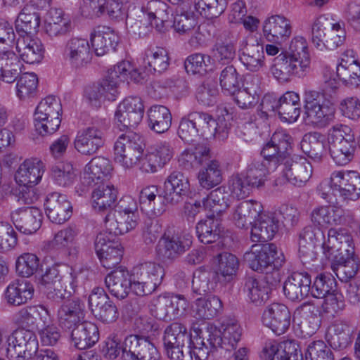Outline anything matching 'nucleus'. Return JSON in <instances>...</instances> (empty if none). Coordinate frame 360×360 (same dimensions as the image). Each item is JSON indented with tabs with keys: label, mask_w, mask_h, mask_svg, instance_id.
Masks as SVG:
<instances>
[{
	"label": "nucleus",
	"mask_w": 360,
	"mask_h": 360,
	"mask_svg": "<svg viewBox=\"0 0 360 360\" xmlns=\"http://www.w3.org/2000/svg\"><path fill=\"white\" fill-rule=\"evenodd\" d=\"M222 330L215 327L208 328L193 339L189 350L195 356V360H207L212 356L219 360L230 357L231 352L241 337V328L235 321L222 324Z\"/></svg>",
	"instance_id": "obj_1"
},
{
	"label": "nucleus",
	"mask_w": 360,
	"mask_h": 360,
	"mask_svg": "<svg viewBox=\"0 0 360 360\" xmlns=\"http://www.w3.org/2000/svg\"><path fill=\"white\" fill-rule=\"evenodd\" d=\"M323 254L332 261L331 269L342 281H348L358 273L359 257L354 255L352 236L345 229L328 231L327 241L322 244Z\"/></svg>",
	"instance_id": "obj_2"
},
{
	"label": "nucleus",
	"mask_w": 360,
	"mask_h": 360,
	"mask_svg": "<svg viewBox=\"0 0 360 360\" xmlns=\"http://www.w3.org/2000/svg\"><path fill=\"white\" fill-rule=\"evenodd\" d=\"M168 5L160 0H150L141 6H134L127 18L129 32L139 37L148 34L153 25L162 32L170 17Z\"/></svg>",
	"instance_id": "obj_3"
},
{
	"label": "nucleus",
	"mask_w": 360,
	"mask_h": 360,
	"mask_svg": "<svg viewBox=\"0 0 360 360\" xmlns=\"http://www.w3.org/2000/svg\"><path fill=\"white\" fill-rule=\"evenodd\" d=\"M335 116L333 103L319 91L305 89L304 92V120L308 124L323 128L331 123Z\"/></svg>",
	"instance_id": "obj_4"
},
{
	"label": "nucleus",
	"mask_w": 360,
	"mask_h": 360,
	"mask_svg": "<svg viewBox=\"0 0 360 360\" xmlns=\"http://www.w3.org/2000/svg\"><path fill=\"white\" fill-rule=\"evenodd\" d=\"M193 120H195L200 136L206 139H214L224 141L229 136L231 126L232 115L225 108L217 110L214 117L205 112H191Z\"/></svg>",
	"instance_id": "obj_5"
},
{
	"label": "nucleus",
	"mask_w": 360,
	"mask_h": 360,
	"mask_svg": "<svg viewBox=\"0 0 360 360\" xmlns=\"http://www.w3.org/2000/svg\"><path fill=\"white\" fill-rule=\"evenodd\" d=\"M311 70L310 56H294L280 53L270 67V72L281 83H286L292 77L303 78Z\"/></svg>",
	"instance_id": "obj_6"
},
{
	"label": "nucleus",
	"mask_w": 360,
	"mask_h": 360,
	"mask_svg": "<svg viewBox=\"0 0 360 360\" xmlns=\"http://www.w3.org/2000/svg\"><path fill=\"white\" fill-rule=\"evenodd\" d=\"M144 146L139 134L131 131L122 134L114 144V160L125 169L131 168L137 164L141 168Z\"/></svg>",
	"instance_id": "obj_7"
},
{
	"label": "nucleus",
	"mask_w": 360,
	"mask_h": 360,
	"mask_svg": "<svg viewBox=\"0 0 360 360\" xmlns=\"http://www.w3.org/2000/svg\"><path fill=\"white\" fill-rule=\"evenodd\" d=\"M186 327L182 323L174 322L167 326L165 330L163 342L167 354L172 360H185L186 354L191 359L195 356L189 350L191 349L193 339Z\"/></svg>",
	"instance_id": "obj_8"
},
{
	"label": "nucleus",
	"mask_w": 360,
	"mask_h": 360,
	"mask_svg": "<svg viewBox=\"0 0 360 360\" xmlns=\"http://www.w3.org/2000/svg\"><path fill=\"white\" fill-rule=\"evenodd\" d=\"M164 275V268L158 263L145 262L137 264L131 273L132 292L138 296L150 295L160 285Z\"/></svg>",
	"instance_id": "obj_9"
},
{
	"label": "nucleus",
	"mask_w": 360,
	"mask_h": 360,
	"mask_svg": "<svg viewBox=\"0 0 360 360\" xmlns=\"http://www.w3.org/2000/svg\"><path fill=\"white\" fill-rule=\"evenodd\" d=\"M79 274L80 273L72 270L68 276L61 275L58 266L56 265L47 268L41 279L47 298L59 302L65 298L68 293L70 295L71 292L67 289L65 283H69L70 288L75 290Z\"/></svg>",
	"instance_id": "obj_10"
},
{
	"label": "nucleus",
	"mask_w": 360,
	"mask_h": 360,
	"mask_svg": "<svg viewBox=\"0 0 360 360\" xmlns=\"http://www.w3.org/2000/svg\"><path fill=\"white\" fill-rule=\"evenodd\" d=\"M110 127L107 119H95L91 125L77 132L74 141L75 149L81 154L91 155L105 143V133Z\"/></svg>",
	"instance_id": "obj_11"
},
{
	"label": "nucleus",
	"mask_w": 360,
	"mask_h": 360,
	"mask_svg": "<svg viewBox=\"0 0 360 360\" xmlns=\"http://www.w3.org/2000/svg\"><path fill=\"white\" fill-rule=\"evenodd\" d=\"M243 257L251 269L259 272L269 266L279 269L285 262L283 252L274 243L253 245Z\"/></svg>",
	"instance_id": "obj_12"
},
{
	"label": "nucleus",
	"mask_w": 360,
	"mask_h": 360,
	"mask_svg": "<svg viewBox=\"0 0 360 360\" xmlns=\"http://www.w3.org/2000/svg\"><path fill=\"white\" fill-rule=\"evenodd\" d=\"M38 347L37 336L30 329L18 328L7 339L6 356L10 360H30Z\"/></svg>",
	"instance_id": "obj_13"
},
{
	"label": "nucleus",
	"mask_w": 360,
	"mask_h": 360,
	"mask_svg": "<svg viewBox=\"0 0 360 360\" xmlns=\"http://www.w3.org/2000/svg\"><path fill=\"white\" fill-rule=\"evenodd\" d=\"M290 139L286 131L278 130L263 147L261 152L263 157L262 160L269 166L270 169L276 170L288 158L287 150L290 146Z\"/></svg>",
	"instance_id": "obj_14"
},
{
	"label": "nucleus",
	"mask_w": 360,
	"mask_h": 360,
	"mask_svg": "<svg viewBox=\"0 0 360 360\" xmlns=\"http://www.w3.org/2000/svg\"><path fill=\"white\" fill-rule=\"evenodd\" d=\"M281 176L276 179L274 185L282 186L288 182L296 186H302L309 181L312 174V166L305 158L293 160L290 157L281 165Z\"/></svg>",
	"instance_id": "obj_15"
},
{
	"label": "nucleus",
	"mask_w": 360,
	"mask_h": 360,
	"mask_svg": "<svg viewBox=\"0 0 360 360\" xmlns=\"http://www.w3.org/2000/svg\"><path fill=\"white\" fill-rule=\"evenodd\" d=\"M144 115V105L141 98L129 96L120 103L115 112V122L123 131L135 127L141 122Z\"/></svg>",
	"instance_id": "obj_16"
},
{
	"label": "nucleus",
	"mask_w": 360,
	"mask_h": 360,
	"mask_svg": "<svg viewBox=\"0 0 360 360\" xmlns=\"http://www.w3.org/2000/svg\"><path fill=\"white\" fill-rule=\"evenodd\" d=\"M122 360H160V354L147 339L130 335L123 341Z\"/></svg>",
	"instance_id": "obj_17"
},
{
	"label": "nucleus",
	"mask_w": 360,
	"mask_h": 360,
	"mask_svg": "<svg viewBox=\"0 0 360 360\" xmlns=\"http://www.w3.org/2000/svg\"><path fill=\"white\" fill-rule=\"evenodd\" d=\"M88 302L91 313L98 321L104 323H111L117 319V308L103 288H94L89 296Z\"/></svg>",
	"instance_id": "obj_18"
},
{
	"label": "nucleus",
	"mask_w": 360,
	"mask_h": 360,
	"mask_svg": "<svg viewBox=\"0 0 360 360\" xmlns=\"http://www.w3.org/2000/svg\"><path fill=\"white\" fill-rule=\"evenodd\" d=\"M63 57L72 68L82 69L91 63L93 51L87 39L72 37L65 45Z\"/></svg>",
	"instance_id": "obj_19"
},
{
	"label": "nucleus",
	"mask_w": 360,
	"mask_h": 360,
	"mask_svg": "<svg viewBox=\"0 0 360 360\" xmlns=\"http://www.w3.org/2000/svg\"><path fill=\"white\" fill-rule=\"evenodd\" d=\"M332 183L340 196L345 200H356L360 197V174L354 170H335Z\"/></svg>",
	"instance_id": "obj_20"
},
{
	"label": "nucleus",
	"mask_w": 360,
	"mask_h": 360,
	"mask_svg": "<svg viewBox=\"0 0 360 360\" xmlns=\"http://www.w3.org/2000/svg\"><path fill=\"white\" fill-rule=\"evenodd\" d=\"M62 114V105L60 100L53 96H46L42 99L38 104L34 117L37 120V126L39 129L44 131V127L47 128L43 122L48 118H51L50 131H56L60 125Z\"/></svg>",
	"instance_id": "obj_21"
},
{
	"label": "nucleus",
	"mask_w": 360,
	"mask_h": 360,
	"mask_svg": "<svg viewBox=\"0 0 360 360\" xmlns=\"http://www.w3.org/2000/svg\"><path fill=\"white\" fill-rule=\"evenodd\" d=\"M190 191L188 179L179 171H174L166 178L163 185V200L168 204L181 202Z\"/></svg>",
	"instance_id": "obj_22"
},
{
	"label": "nucleus",
	"mask_w": 360,
	"mask_h": 360,
	"mask_svg": "<svg viewBox=\"0 0 360 360\" xmlns=\"http://www.w3.org/2000/svg\"><path fill=\"white\" fill-rule=\"evenodd\" d=\"M262 321L264 326L269 328L275 334L280 335L289 328L291 314L285 304L273 303L264 311Z\"/></svg>",
	"instance_id": "obj_23"
},
{
	"label": "nucleus",
	"mask_w": 360,
	"mask_h": 360,
	"mask_svg": "<svg viewBox=\"0 0 360 360\" xmlns=\"http://www.w3.org/2000/svg\"><path fill=\"white\" fill-rule=\"evenodd\" d=\"M156 316L160 319L170 321L184 314L188 307L186 298L179 295H161L153 300Z\"/></svg>",
	"instance_id": "obj_24"
},
{
	"label": "nucleus",
	"mask_w": 360,
	"mask_h": 360,
	"mask_svg": "<svg viewBox=\"0 0 360 360\" xmlns=\"http://www.w3.org/2000/svg\"><path fill=\"white\" fill-rule=\"evenodd\" d=\"M192 244V236L185 232L164 236L158 244V254L164 259L174 260L184 254Z\"/></svg>",
	"instance_id": "obj_25"
},
{
	"label": "nucleus",
	"mask_w": 360,
	"mask_h": 360,
	"mask_svg": "<svg viewBox=\"0 0 360 360\" xmlns=\"http://www.w3.org/2000/svg\"><path fill=\"white\" fill-rule=\"evenodd\" d=\"M44 207L47 217L57 224L65 222L72 214V207L68 197L57 192L46 196Z\"/></svg>",
	"instance_id": "obj_26"
},
{
	"label": "nucleus",
	"mask_w": 360,
	"mask_h": 360,
	"mask_svg": "<svg viewBox=\"0 0 360 360\" xmlns=\"http://www.w3.org/2000/svg\"><path fill=\"white\" fill-rule=\"evenodd\" d=\"M173 149L167 142H161L150 147L141 162V169L146 173H155L173 157Z\"/></svg>",
	"instance_id": "obj_27"
},
{
	"label": "nucleus",
	"mask_w": 360,
	"mask_h": 360,
	"mask_svg": "<svg viewBox=\"0 0 360 360\" xmlns=\"http://www.w3.org/2000/svg\"><path fill=\"white\" fill-rule=\"evenodd\" d=\"M118 86L115 80L106 76L101 82L86 86L84 96L91 105L100 107L105 101L116 99L119 94Z\"/></svg>",
	"instance_id": "obj_28"
},
{
	"label": "nucleus",
	"mask_w": 360,
	"mask_h": 360,
	"mask_svg": "<svg viewBox=\"0 0 360 360\" xmlns=\"http://www.w3.org/2000/svg\"><path fill=\"white\" fill-rule=\"evenodd\" d=\"M11 219L15 228L25 234L35 233L41 225L42 214L35 207H26L15 210Z\"/></svg>",
	"instance_id": "obj_29"
},
{
	"label": "nucleus",
	"mask_w": 360,
	"mask_h": 360,
	"mask_svg": "<svg viewBox=\"0 0 360 360\" xmlns=\"http://www.w3.org/2000/svg\"><path fill=\"white\" fill-rule=\"evenodd\" d=\"M311 284V276L307 272L295 271L284 282V295L291 301L302 300L309 294Z\"/></svg>",
	"instance_id": "obj_30"
},
{
	"label": "nucleus",
	"mask_w": 360,
	"mask_h": 360,
	"mask_svg": "<svg viewBox=\"0 0 360 360\" xmlns=\"http://www.w3.org/2000/svg\"><path fill=\"white\" fill-rule=\"evenodd\" d=\"M44 30L51 39L63 37L72 30L71 19L61 8H51L45 20Z\"/></svg>",
	"instance_id": "obj_31"
},
{
	"label": "nucleus",
	"mask_w": 360,
	"mask_h": 360,
	"mask_svg": "<svg viewBox=\"0 0 360 360\" xmlns=\"http://www.w3.org/2000/svg\"><path fill=\"white\" fill-rule=\"evenodd\" d=\"M278 230V220L272 214L262 212L252 224L250 239L252 242L262 243L271 240Z\"/></svg>",
	"instance_id": "obj_32"
},
{
	"label": "nucleus",
	"mask_w": 360,
	"mask_h": 360,
	"mask_svg": "<svg viewBox=\"0 0 360 360\" xmlns=\"http://www.w3.org/2000/svg\"><path fill=\"white\" fill-rule=\"evenodd\" d=\"M113 167L109 159L102 156L94 158L84 167L83 184L88 186L98 184L105 179H109L112 174Z\"/></svg>",
	"instance_id": "obj_33"
},
{
	"label": "nucleus",
	"mask_w": 360,
	"mask_h": 360,
	"mask_svg": "<svg viewBox=\"0 0 360 360\" xmlns=\"http://www.w3.org/2000/svg\"><path fill=\"white\" fill-rule=\"evenodd\" d=\"M263 207L257 201L250 200L237 203L231 214V220L239 229H248L262 212Z\"/></svg>",
	"instance_id": "obj_34"
},
{
	"label": "nucleus",
	"mask_w": 360,
	"mask_h": 360,
	"mask_svg": "<svg viewBox=\"0 0 360 360\" xmlns=\"http://www.w3.org/2000/svg\"><path fill=\"white\" fill-rule=\"evenodd\" d=\"M353 329L346 321L338 320L329 327L326 338L329 345L338 351H344L352 342Z\"/></svg>",
	"instance_id": "obj_35"
},
{
	"label": "nucleus",
	"mask_w": 360,
	"mask_h": 360,
	"mask_svg": "<svg viewBox=\"0 0 360 360\" xmlns=\"http://www.w3.org/2000/svg\"><path fill=\"white\" fill-rule=\"evenodd\" d=\"M45 166L38 158L25 160L21 163L15 174L18 185H37L42 178Z\"/></svg>",
	"instance_id": "obj_36"
},
{
	"label": "nucleus",
	"mask_w": 360,
	"mask_h": 360,
	"mask_svg": "<svg viewBox=\"0 0 360 360\" xmlns=\"http://www.w3.org/2000/svg\"><path fill=\"white\" fill-rule=\"evenodd\" d=\"M105 283L110 293L117 299L125 298L132 290L131 274L124 268H119L105 277Z\"/></svg>",
	"instance_id": "obj_37"
},
{
	"label": "nucleus",
	"mask_w": 360,
	"mask_h": 360,
	"mask_svg": "<svg viewBox=\"0 0 360 360\" xmlns=\"http://www.w3.org/2000/svg\"><path fill=\"white\" fill-rule=\"evenodd\" d=\"M57 316L62 328L72 329L80 323L84 318V305L78 299L68 300L60 307Z\"/></svg>",
	"instance_id": "obj_38"
},
{
	"label": "nucleus",
	"mask_w": 360,
	"mask_h": 360,
	"mask_svg": "<svg viewBox=\"0 0 360 360\" xmlns=\"http://www.w3.org/2000/svg\"><path fill=\"white\" fill-rule=\"evenodd\" d=\"M139 221V214L109 212L104 219L108 231L113 235H122L134 229Z\"/></svg>",
	"instance_id": "obj_39"
},
{
	"label": "nucleus",
	"mask_w": 360,
	"mask_h": 360,
	"mask_svg": "<svg viewBox=\"0 0 360 360\" xmlns=\"http://www.w3.org/2000/svg\"><path fill=\"white\" fill-rule=\"evenodd\" d=\"M15 49L20 59L30 64L39 63L44 56V47L38 39H32L30 35L19 36Z\"/></svg>",
	"instance_id": "obj_40"
},
{
	"label": "nucleus",
	"mask_w": 360,
	"mask_h": 360,
	"mask_svg": "<svg viewBox=\"0 0 360 360\" xmlns=\"http://www.w3.org/2000/svg\"><path fill=\"white\" fill-rule=\"evenodd\" d=\"M263 32L267 41L281 43L291 34L290 22L281 15L271 16L264 22Z\"/></svg>",
	"instance_id": "obj_41"
},
{
	"label": "nucleus",
	"mask_w": 360,
	"mask_h": 360,
	"mask_svg": "<svg viewBox=\"0 0 360 360\" xmlns=\"http://www.w3.org/2000/svg\"><path fill=\"white\" fill-rule=\"evenodd\" d=\"M117 34L109 27L98 26L91 34L92 49L97 56H104L110 48L115 49L118 43Z\"/></svg>",
	"instance_id": "obj_42"
},
{
	"label": "nucleus",
	"mask_w": 360,
	"mask_h": 360,
	"mask_svg": "<svg viewBox=\"0 0 360 360\" xmlns=\"http://www.w3.org/2000/svg\"><path fill=\"white\" fill-rule=\"evenodd\" d=\"M41 23V15L32 5L24 6L15 22V30L19 36L29 35L37 32Z\"/></svg>",
	"instance_id": "obj_43"
},
{
	"label": "nucleus",
	"mask_w": 360,
	"mask_h": 360,
	"mask_svg": "<svg viewBox=\"0 0 360 360\" xmlns=\"http://www.w3.org/2000/svg\"><path fill=\"white\" fill-rule=\"evenodd\" d=\"M23 66L19 56L13 51H0V80L12 84L21 72Z\"/></svg>",
	"instance_id": "obj_44"
},
{
	"label": "nucleus",
	"mask_w": 360,
	"mask_h": 360,
	"mask_svg": "<svg viewBox=\"0 0 360 360\" xmlns=\"http://www.w3.org/2000/svg\"><path fill=\"white\" fill-rule=\"evenodd\" d=\"M75 346L79 349L91 347L99 339L98 329L91 322H82L72 328L71 333Z\"/></svg>",
	"instance_id": "obj_45"
},
{
	"label": "nucleus",
	"mask_w": 360,
	"mask_h": 360,
	"mask_svg": "<svg viewBox=\"0 0 360 360\" xmlns=\"http://www.w3.org/2000/svg\"><path fill=\"white\" fill-rule=\"evenodd\" d=\"M91 193L92 206L95 210L103 211L110 208L117 198L118 191L111 184L99 182Z\"/></svg>",
	"instance_id": "obj_46"
},
{
	"label": "nucleus",
	"mask_w": 360,
	"mask_h": 360,
	"mask_svg": "<svg viewBox=\"0 0 360 360\" xmlns=\"http://www.w3.org/2000/svg\"><path fill=\"white\" fill-rule=\"evenodd\" d=\"M34 294L32 285L26 281L10 283L5 291V300L9 305L20 306L31 300Z\"/></svg>",
	"instance_id": "obj_47"
},
{
	"label": "nucleus",
	"mask_w": 360,
	"mask_h": 360,
	"mask_svg": "<svg viewBox=\"0 0 360 360\" xmlns=\"http://www.w3.org/2000/svg\"><path fill=\"white\" fill-rule=\"evenodd\" d=\"M300 98L298 94L294 91H288L281 98L278 105V115L283 122L292 123L300 117Z\"/></svg>",
	"instance_id": "obj_48"
},
{
	"label": "nucleus",
	"mask_w": 360,
	"mask_h": 360,
	"mask_svg": "<svg viewBox=\"0 0 360 360\" xmlns=\"http://www.w3.org/2000/svg\"><path fill=\"white\" fill-rule=\"evenodd\" d=\"M202 202L204 209L211 212L210 217L219 218L229 207V195L219 187L203 198Z\"/></svg>",
	"instance_id": "obj_49"
},
{
	"label": "nucleus",
	"mask_w": 360,
	"mask_h": 360,
	"mask_svg": "<svg viewBox=\"0 0 360 360\" xmlns=\"http://www.w3.org/2000/svg\"><path fill=\"white\" fill-rule=\"evenodd\" d=\"M244 291L248 300L256 306H261L269 299V288L266 283L255 276L245 278Z\"/></svg>",
	"instance_id": "obj_50"
},
{
	"label": "nucleus",
	"mask_w": 360,
	"mask_h": 360,
	"mask_svg": "<svg viewBox=\"0 0 360 360\" xmlns=\"http://www.w3.org/2000/svg\"><path fill=\"white\" fill-rule=\"evenodd\" d=\"M327 146L324 136L318 132L305 134L300 143L302 150L316 161H320L326 155Z\"/></svg>",
	"instance_id": "obj_51"
},
{
	"label": "nucleus",
	"mask_w": 360,
	"mask_h": 360,
	"mask_svg": "<svg viewBox=\"0 0 360 360\" xmlns=\"http://www.w3.org/2000/svg\"><path fill=\"white\" fill-rule=\"evenodd\" d=\"M194 12L190 6L184 4L179 10L174 19L173 27L181 34H189L198 25V13L194 7Z\"/></svg>",
	"instance_id": "obj_52"
},
{
	"label": "nucleus",
	"mask_w": 360,
	"mask_h": 360,
	"mask_svg": "<svg viewBox=\"0 0 360 360\" xmlns=\"http://www.w3.org/2000/svg\"><path fill=\"white\" fill-rule=\"evenodd\" d=\"M221 308L222 302L215 295L207 298L200 297L194 302L192 306V313L197 319H211L217 315Z\"/></svg>",
	"instance_id": "obj_53"
},
{
	"label": "nucleus",
	"mask_w": 360,
	"mask_h": 360,
	"mask_svg": "<svg viewBox=\"0 0 360 360\" xmlns=\"http://www.w3.org/2000/svg\"><path fill=\"white\" fill-rule=\"evenodd\" d=\"M148 127L158 134L167 131L172 124V115L169 110L161 105H155L148 110Z\"/></svg>",
	"instance_id": "obj_54"
},
{
	"label": "nucleus",
	"mask_w": 360,
	"mask_h": 360,
	"mask_svg": "<svg viewBox=\"0 0 360 360\" xmlns=\"http://www.w3.org/2000/svg\"><path fill=\"white\" fill-rule=\"evenodd\" d=\"M167 51L161 47L148 49L143 58V65L149 72L161 73L165 71L169 65Z\"/></svg>",
	"instance_id": "obj_55"
},
{
	"label": "nucleus",
	"mask_w": 360,
	"mask_h": 360,
	"mask_svg": "<svg viewBox=\"0 0 360 360\" xmlns=\"http://www.w3.org/2000/svg\"><path fill=\"white\" fill-rule=\"evenodd\" d=\"M264 47L258 43L248 44L240 55V60L247 70L259 71L264 65Z\"/></svg>",
	"instance_id": "obj_56"
},
{
	"label": "nucleus",
	"mask_w": 360,
	"mask_h": 360,
	"mask_svg": "<svg viewBox=\"0 0 360 360\" xmlns=\"http://www.w3.org/2000/svg\"><path fill=\"white\" fill-rule=\"evenodd\" d=\"M158 188L156 186H148L143 188L139 195V202L141 209H145L155 215L161 214L164 211L162 203V194L158 195Z\"/></svg>",
	"instance_id": "obj_57"
},
{
	"label": "nucleus",
	"mask_w": 360,
	"mask_h": 360,
	"mask_svg": "<svg viewBox=\"0 0 360 360\" xmlns=\"http://www.w3.org/2000/svg\"><path fill=\"white\" fill-rule=\"evenodd\" d=\"M330 156L337 165H347L354 158L355 142L354 136L340 143H335L329 146Z\"/></svg>",
	"instance_id": "obj_58"
},
{
	"label": "nucleus",
	"mask_w": 360,
	"mask_h": 360,
	"mask_svg": "<svg viewBox=\"0 0 360 360\" xmlns=\"http://www.w3.org/2000/svg\"><path fill=\"white\" fill-rule=\"evenodd\" d=\"M314 311V307L309 304H303L296 311L301 319L297 325L304 335H312L320 326L321 321Z\"/></svg>",
	"instance_id": "obj_59"
},
{
	"label": "nucleus",
	"mask_w": 360,
	"mask_h": 360,
	"mask_svg": "<svg viewBox=\"0 0 360 360\" xmlns=\"http://www.w3.org/2000/svg\"><path fill=\"white\" fill-rule=\"evenodd\" d=\"M195 229L200 241L205 244L216 242L221 233L219 220L210 217L199 221Z\"/></svg>",
	"instance_id": "obj_60"
},
{
	"label": "nucleus",
	"mask_w": 360,
	"mask_h": 360,
	"mask_svg": "<svg viewBox=\"0 0 360 360\" xmlns=\"http://www.w3.org/2000/svg\"><path fill=\"white\" fill-rule=\"evenodd\" d=\"M198 180L200 186L206 189H210L222 181V173L219 162L216 160L210 161L198 173Z\"/></svg>",
	"instance_id": "obj_61"
},
{
	"label": "nucleus",
	"mask_w": 360,
	"mask_h": 360,
	"mask_svg": "<svg viewBox=\"0 0 360 360\" xmlns=\"http://www.w3.org/2000/svg\"><path fill=\"white\" fill-rule=\"evenodd\" d=\"M275 171L262 160H255L248 165L245 176L254 187L259 188L264 185L267 176Z\"/></svg>",
	"instance_id": "obj_62"
},
{
	"label": "nucleus",
	"mask_w": 360,
	"mask_h": 360,
	"mask_svg": "<svg viewBox=\"0 0 360 360\" xmlns=\"http://www.w3.org/2000/svg\"><path fill=\"white\" fill-rule=\"evenodd\" d=\"M229 0H195V8L206 18H217L226 10Z\"/></svg>",
	"instance_id": "obj_63"
},
{
	"label": "nucleus",
	"mask_w": 360,
	"mask_h": 360,
	"mask_svg": "<svg viewBox=\"0 0 360 360\" xmlns=\"http://www.w3.org/2000/svg\"><path fill=\"white\" fill-rule=\"evenodd\" d=\"M38 77L34 72L22 74L16 84V94L21 100L32 98L37 94Z\"/></svg>",
	"instance_id": "obj_64"
}]
</instances>
